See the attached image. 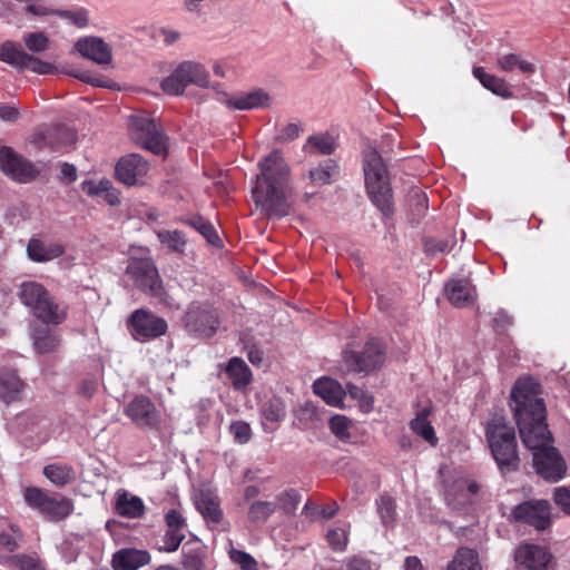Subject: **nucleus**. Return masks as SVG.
<instances>
[{
    "label": "nucleus",
    "mask_w": 570,
    "mask_h": 570,
    "mask_svg": "<svg viewBox=\"0 0 570 570\" xmlns=\"http://www.w3.org/2000/svg\"><path fill=\"white\" fill-rule=\"evenodd\" d=\"M540 394L541 385L534 379H519L511 392L513 414L524 446L532 451L537 473L557 482L564 476L567 468L564 460L551 445L553 439L548 430L546 404Z\"/></svg>",
    "instance_id": "obj_1"
},
{
    "label": "nucleus",
    "mask_w": 570,
    "mask_h": 570,
    "mask_svg": "<svg viewBox=\"0 0 570 570\" xmlns=\"http://www.w3.org/2000/svg\"><path fill=\"white\" fill-rule=\"evenodd\" d=\"M259 174L252 189L256 207L268 218H283L292 210L291 170L282 154L273 150L258 163Z\"/></svg>",
    "instance_id": "obj_2"
},
{
    "label": "nucleus",
    "mask_w": 570,
    "mask_h": 570,
    "mask_svg": "<svg viewBox=\"0 0 570 570\" xmlns=\"http://www.w3.org/2000/svg\"><path fill=\"white\" fill-rule=\"evenodd\" d=\"M363 170L370 199L383 216L391 217L394 205L389 173L376 149L368 148L364 151Z\"/></svg>",
    "instance_id": "obj_3"
},
{
    "label": "nucleus",
    "mask_w": 570,
    "mask_h": 570,
    "mask_svg": "<svg viewBox=\"0 0 570 570\" xmlns=\"http://www.w3.org/2000/svg\"><path fill=\"white\" fill-rule=\"evenodd\" d=\"M485 436L499 469L502 472L517 471L520 458L514 428L503 417L494 416L485 428Z\"/></svg>",
    "instance_id": "obj_4"
},
{
    "label": "nucleus",
    "mask_w": 570,
    "mask_h": 570,
    "mask_svg": "<svg viewBox=\"0 0 570 570\" xmlns=\"http://www.w3.org/2000/svg\"><path fill=\"white\" fill-rule=\"evenodd\" d=\"M18 296L32 314L46 324H59L66 312L55 302L49 292L40 283L28 281L19 285Z\"/></svg>",
    "instance_id": "obj_5"
},
{
    "label": "nucleus",
    "mask_w": 570,
    "mask_h": 570,
    "mask_svg": "<svg viewBox=\"0 0 570 570\" xmlns=\"http://www.w3.org/2000/svg\"><path fill=\"white\" fill-rule=\"evenodd\" d=\"M127 275L134 282V285L150 297L164 301L166 291L159 277L158 271L149 258H134L126 268Z\"/></svg>",
    "instance_id": "obj_6"
},
{
    "label": "nucleus",
    "mask_w": 570,
    "mask_h": 570,
    "mask_svg": "<svg viewBox=\"0 0 570 570\" xmlns=\"http://www.w3.org/2000/svg\"><path fill=\"white\" fill-rule=\"evenodd\" d=\"M219 323L217 309L207 303L193 302L184 316L186 331L197 337H213Z\"/></svg>",
    "instance_id": "obj_7"
},
{
    "label": "nucleus",
    "mask_w": 570,
    "mask_h": 570,
    "mask_svg": "<svg viewBox=\"0 0 570 570\" xmlns=\"http://www.w3.org/2000/svg\"><path fill=\"white\" fill-rule=\"evenodd\" d=\"M131 138L142 148L155 155L166 153V136L159 124L145 116L132 115L129 118Z\"/></svg>",
    "instance_id": "obj_8"
},
{
    "label": "nucleus",
    "mask_w": 570,
    "mask_h": 570,
    "mask_svg": "<svg viewBox=\"0 0 570 570\" xmlns=\"http://www.w3.org/2000/svg\"><path fill=\"white\" fill-rule=\"evenodd\" d=\"M127 330L137 342H149L167 333L168 324L165 318L153 312L138 308L127 320Z\"/></svg>",
    "instance_id": "obj_9"
},
{
    "label": "nucleus",
    "mask_w": 570,
    "mask_h": 570,
    "mask_svg": "<svg viewBox=\"0 0 570 570\" xmlns=\"http://www.w3.org/2000/svg\"><path fill=\"white\" fill-rule=\"evenodd\" d=\"M0 60L16 69L30 70L38 75L57 72L55 65L26 52L19 43L12 41H7L0 47Z\"/></svg>",
    "instance_id": "obj_10"
},
{
    "label": "nucleus",
    "mask_w": 570,
    "mask_h": 570,
    "mask_svg": "<svg viewBox=\"0 0 570 570\" xmlns=\"http://www.w3.org/2000/svg\"><path fill=\"white\" fill-rule=\"evenodd\" d=\"M344 362L354 372H371L381 367L385 360V351L376 338L368 340L363 351L346 350L343 354Z\"/></svg>",
    "instance_id": "obj_11"
},
{
    "label": "nucleus",
    "mask_w": 570,
    "mask_h": 570,
    "mask_svg": "<svg viewBox=\"0 0 570 570\" xmlns=\"http://www.w3.org/2000/svg\"><path fill=\"white\" fill-rule=\"evenodd\" d=\"M23 499L28 507L37 509L53 520L66 518L69 513V504L66 500L51 498L46 491L36 487L26 488Z\"/></svg>",
    "instance_id": "obj_12"
},
{
    "label": "nucleus",
    "mask_w": 570,
    "mask_h": 570,
    "mask_svg": "<svg viewBox=\"0 0 570 570\" xmlns=\"http://www.w3.org/2000/svg\"><path fill=\"white\" fill-rule=\"evenodd\" d=\"M0 169L19 183H29L39 175V169L31 161L16 154L10 147L0 148Z\"/></svg>",
    "instance_id": "obj_13"
},
{
    "label": "nucleus",
    "mask_w": 570,
    "mask_h": 570,
    "mask_svg": "<svg viewBox=\"0 0 570 570\" xmlns=\"http://www.w3.org/2000/svg\"><path fill=\"white\" fill-rule=\"evenodd\" d=\"M0 169L19 183H29L39 175V169L31 161L16 154L10 147L0 148Z\"/></svg>",
    "instance_id": "obj_14"
},
{
    "label": "nucleus",
    "mask_w": 570,
    "mask_h": 570,
    "mask_svg": "<svg viewBox=\"0 0 570 570\" xmlns=\"http://www.w3.org/2000/svg\"><path fill=\"white\" fill-rule=\"evenodd\" d=\"M0 169L19 183H29L39 175V169L31 161L16 154L10 147L0 148Z\"/></svg>",
    "instance_id": "obj_15"
},
{
    "label": "nucleus",
    "mask_w": 570,
    "mask_h": 570,
    "mask_svg": "<svg viewBox=\"0 0 570 570\" xmlns=\"http://www.w3.org/2000/svg\"><path fill=\"white\" fill-rule=\"evenodd\" d=\"M0 169L19 183H29L39 175V169L31 161L16 154L10 147L0 148Z\"/></svg>",
    "instance_id": "obj_16"
},
{
    "label": "nucleus",
    "mask_w": 570,
    "mask_h": 570,
    "mask_svg": "<svg viewBox=\"0 0 570 570\" xmlns=\"http://www.w3.org/2000/svg\"><path fill=\"white\" fill-rule=\"evenodd\" d=\"M550 503L547 500L525 501L512 511L515 521L527 523L537 530H546L550 527Z\"/></svg>",
    "instance_id": "obj_17"
},
{
    "label": "nucleus",
    "mask_w": 570,
    "mask_h": 570,
    "mask_svg": "<svg viewBox=\"0 0 570 570\" xmlns=\"http://www.w3.org/2000/svg\"><path fill=\"white\" fill-rule=\"evenodd\" d=\"M125 414L138 428L156 430L160 424V416L155 404L146 395L135 396L125 407Z\"/></svg>",
    "instance_id": "obj_18"
},
{
    "label": "nucleus",
    "mask_w": 570,
    "mask_h": 570,
    "mask_svg": "<svg viewBox=\"0 0 570 570\" xmlns=\"http://www.w3.org/2000/svg\"><path fill=\"white\" fill-rule=\"evenodd\" d=\"M149 170V164L138 154L121 157L115 167L116 178L126 186H135Z\"/></svg>",
    "instance_id": "obj_19"
},
{
    "label": "nucleus",
    "mask_w": 570,
    "mask_h": 570,
    "mask_svg": "<svg viewBox=\"0 0 570 570\" xmlns=\"http://www.w3.org/2000/svg\"><path fill=\"white\" fill-rule=\"evenodd\" d=\"M166 532L163 537L160 551L175 552L186 538L187 521L176 509H170L165 514Z\"/></svg>",
    "instance_id": "obj_20"
},
{
    "label": "nucleus",
    "mask_w": 570,
    "mask_h": 570,
    "mask_svg": "<svg viewBox=\"0 0 570 570\" xmlns=\"http://www.w3.org/2000/svg\"><path fill=\"white\" fill-rule=\"evenodd\" d=\"M73 48L86 59L97 65H109L112 61V49L102 38L95 36L80 37Z\"/></svg>",
    "instance_id": "obj_21"
},
{
    "label": "nucleus",
    "mask_w": 570,
    "mask_h": 570,
    "mask_svg": "<svg viewBox=\"0 0 570 570\" xmlns=\"http://www.w3.org/2000/svg\"><path fill=\"white\" fill-rule=\"evenodd\" d=\"M518 570H550L551 554L535 544L521 546L515 552Z\"/></svg>",
    "instance_id": "obj_22"
},
{
    "label": "nucleus",
    "mask_w": 570,
    "mask_h": 570,
    "mask_svg": "<svg viewBox=\"0 0 570 570\" xmlns=\"http://www.w3.org/2000/svg\"><path fill=\"white\" fill-rule=\"evenodd\" d=\"M480 485L472 480L460 478L454 480L445 489V501L453 509H460L471 503L472 497L479 491Z\"/></svg>",
    "instance_id": "obj_23"
},
{
    "label": "nucleus",
    "mask_w": 570,
    "mask_h": 570,
    "mask_svg": "<svg viewBox=\"0 0 570 570\" xmlns=\"http://www.w3.org/2000/svg\"><path fill=\"white\" fill-rule=\"evenodd\" d=\"M445 294L453 306L468 307L474 303L475 287L466 278L452 279L445 285Z\"/></svg>",
    "instance_id": "obj_24"
},
{
    "label": "nucleus",
    "mask_w": 570,
    "mask_h": 570,
    "mask_svg": "<svg viewBox=\"0 0 570 570\" xmlns=\"http://www.w3.org/2000/svg\"><path fill=\"white\" fill-rule=\"evenodd\" d=\"M150 554L146 550L124 548L112 556L114 570H138L150 562Z\"/></svg>",
    "instance_id": "obj_25"
},
{
    "label": "nucleus",
    "mask_w": 570,
    "mask_h": 570,
    "mask_svg": "<svg viewBox=\"0 0 570 570\" xmlns=\"http://www.w3.org/2000/svg\"><path fill=\"white\" fill-rule=\"evenodd\" d=\"M196 509L207 523L219 524L224 518L219 498L209 490H202L196 497Z\"/></svg>",
    "instance_id": "obj_26"
},
{
    "label": "nucleus",
    "mask_w": 570,
    "mask_h": 570,
    "mask_svg": "<svg viewBox=\"0 0 570 570\" xmlns=\"http://www.w3.org/2000/svg\"><path fill=\"white\" fill-rule=\"evenodd\" d=\"M26 383L13 370L0 372V400L6 404L18 402L22 399Z\"/></svg>",
    "instance_id": "obj_27"
},
{
    "label": "nucleus",
    "mask_w": 570,
    "mask_h": 570,
    "mask_svg": "<svg viewBox=\"0 0 570 570\" xmlns=\"http://www.w3.org/2000/svg\"><path fill=\"white\" fill-rule=\"evenodd\" d=\"M30 338L35 351L39 354L53 353L60 346V337L56 330L43 325H33Z\"/></svg>",
    "instance_id": "obj_28"
},
{
    "label": "nucleus",
    "mask_w": 570,
    "mask_h": 570,
    "mask_svg": "<svg viewBox=\"0 0 570 570\" xmlns=\"http://www.w3.org/2000/svg\"><path fill=\"white\" fill-rule=\"evenodd\" d=\"M65 252L62 245L56 242H47L31 238L27 245L29 259L37 263H47L61 256Z\"/></svg>",
    "instance_id": "obj_29"
},
{
    "label": "nucleus",
    "mask_w": 570,
    "mask_h": 570,
    "mask_svg": "<svg viewBox=\"0 0 570 570\" xmlns=\"http://www.w3.org/2000/svg\"><path fill=\"white\" fill-rule=\"evenodd\" d=\"M225 374L230 381L233 389L236 391L245 390L253 380L252 370L246 362L238 356L229 358L225 367Z\"/></svg>",
    "instance_id": "obj_30"
},
{
    "label": "nucleus",
    "mask_w": 570,
    "mask_h": 570,
    "mask_svg": "<svg viewBox=\"0 0 570 570\" xmlns=\"http://www.w3.org/2000/svg\"><path fill=\"white\" fill-rule=\"evenodd\" d=\"M269 96L263 90L257 89L252 92L242 94L236 97L229 98L226 105L235 110H250L268 105Z\"/></svg>",
    "instance_id": "obj_31"
},
{
    "label": "nucleus",
    "mask_w": 570,
    "mask_h": 570,
    "mask_svg": "<svg viewBox=\"0 0 570 570\" xmlns=\"http://www.w3.org/2000/svg\"><path fill=\"white\" fill-rule=\"evenodd\" d=\"M472 72L481 85L492 94L504 99L513 97L509 83L504 79L488 73L483 67H474Z\"/></svg>",
    "instance_id": "obj_32"
},
{
    "label": "nucleus",
    "mask_w": 570,
    "mask_h": 570,
    "mask_svg": "<svg viewBox=\"0 0 570 570\" xmlns=\"http://www.w3.org/2000/svg\"><path fill=\"white\" fill-rule=\"evenodd\" d=\"M314 393L321 396L327 404L338 406L343 400V391L341 385L330 379L321 377L313 384Z\"/></svg>",
    "instance_id": "obj_33"
},
{
    "label": "nucleus",
    "mask_w": 570,
    "mask_h": 570,
    "mask_svg": "<svg viewBox=\"0 0 570 570\" xmlns=\"http://www.w3.org/2000/svg\"><path fill=\"white\" fill-rule=\"evenodd\" d=\"M116 512L125 518L137 519L145 513V504L139 497L129 495L126 491L118 493Z\"/></svg>",
    "instance_id": "obj_34"
},
{
    "label": "nucleus",
    "mask_w": 570,
    "mask_h": 570,
    "mask_svg": "<svg viewBox=\"0 0 570 570\" xmlns=\"http://www.w3.org/2000/svg\"><path fill=\"white\" fill-rule=\"evenodd\" d=\"M278 510L274 501L254 500L247 509V519L254 525L265 524L269 518Z\"/></svg>",
    "instance_id": "obj_35"
},
{
    "label": "nucleus",
    "mask_w": 570,
    "mask_h": 570,
    "mask_svg": "<svg viewBox=\"0 0 570 570\" xmlns=\"http://www.w3.org/2000/svg\"><path fill=\"white\" fill-rule=\"evenodd\" d=\"M179 67L186 87L189 85L203 88L209 86V73L203 65L194 61H184Z\"/></svg>",
    "instance_id": "obj_36"
},
{
    "label": "nucleus",
    "mask_w": 570,
    "mask_h": 570,
    "mask_svg": "<svg viewBox=\"0 0 570 570\" xmlns=\"http://www.w3.org/2000/svg\"><path fill=\"white\" fill-rule=\"evenodd\" d=\"M431 414L430 409L424 407L417 412L416 416L410 422L411 430L424 439L429 444L435 446L438 444V438L435 435L434 428L429 421Z\"/></svg>",
    "instance_id": "obj_37"
},
{
    "label": "nucleus",
    "mask_w": 570,
    "mask_h": 570,
    "mask_svg": "<svg viewBox=\"0 0 570 570\" xmlns=\"http://www.w3.org/2000/svg\"><path fill=\"white\" fill-rule=\"evenodd\" d=\"M40 147H49L52 151H61L68 147L69 132L67 129L55 126L38 136Z\"/></svg>",
    "instance_id": "obj_38"
},
{
    "label": "nucleus",
    "mask_w": 570,
    "mask_h": 570,
    "mask_svg": "<svg viewBox=\"0 0 570 570\" xmlns=\"http://www.w3.org/2000/svg\"><path fill=\"white\" fill-rule=\"evenodd\" d=\"M184 224L197 230L206 240L214 246H218L222 243L214 225L202 215H193L181 220Z\"/></svg>",
    "instance_id": "obj_39"
},
{
    "label": "nucleus",
    "mask_w": 570,
    "mask_h": 570,
    "mask_svg": "<svg viewBox=\"0 0 570 570\" xmlns=\"http://www.w3.org/2000/svg\"><path fill=\"white\" fill-rule=\"evenodd\" d=\"M448 570H482L478 552L470 548H460L449 563Z\"/></svg>",
    "instance_id": "obj_40"
},
{
    "label": "nucleus",
    "mask_w": 570,
    "mask_h": 570,
    "mask_svg": "<svg viewBox=\"0 0 570 570\" xmlns=\"http://www.w3.org/2000/svg\"><path fill=\"white\" fill-rule=\"evenodd\" d=\"M304 149L313 155H332L336 149V142L328 134H317L308 137Z\"/></svg>",
    "instance_id": "obj_41"
},
{
    "label": "nucleus",
    "mask_w": 570,
    "mask_h": 570,
    "mask_svg": "<svg viewBox=\"0 0 570 570\" xmlns=\"http://www.w3.org/2000/svg\"><path fill=\"white\" fill-rule=\"evenodd\" d=\"M498 67L505 72H511L514 69H519L523 73H534L535 67L533 63L521 59L515 53H508L497 59Z\"/></svg>",
    "instance_id": "obj_42"
},
{
    "label": "nucleus",
    "mask_w": 570,
    "mask_h": 570,
    "mask_svg": "<svg viewBox=\"0 0 570 570\" xmlns=\"http://www.w3.org/2000/svg\"><path fill=\"white\" fill-rule=\"evenodd\" d=\"M302 500L301 494L295 489H287L276 495L278 509L285 514L293 515Z\"/></svg>",
    "instance_id": "obj_43"
},
{
    "label": "nucleus",
    "mask_w": 570,
    "mask_h": 570,
    "mask_svg": "<svg viewBox=\"0 0 570 570\" xmlns=\"http://www.w3.org/2000/svg\"><path fill=\"white\" fill-rule=\"evenodd\" d=\"M377 512L384 525L392 524L396 517V502L387 494H382L376 500Z\"/></svg>",
    "instance_id": "obj_44"
},
{
    "label": "nucleus",
    "mask_w": 570,
    "mask_h": 570,
    "mask_svg": "<svg viewBox=\"0 0 570 570\" xmlns=\"http://www.w3.org/2000/svg\"><path fill=\"white\" fill-rule=\"evenodd\" d=\"M263 416L269 422H281L286 415L285 404L279 397H272L262 407Z\"/></svg>",
    "instance_id": "obj_45"
},
{
    "label": "nucleus",
    "mask_w": 570,
    "mask_h": 570,
    "mask_svg": "<svg viewBox=\"0 0 570 570\" xmlns=\"http://www.w3.org/2000/svg\"><path fill=\"white\" fill-rule=\"evenodd\" d=\"M337 165L334 160H326L323 165L317 168L309 170L308 177L316 185H325L328 184L332 179V176L336 174Z\"/></svg>",
    "instance_id": "obj_46"
},
{
    "label": "nucleus",
    "mask_w": 570,
    "mask_h": 570,
    "mask_svg": "<svg viewBox=\"0 0 570 570\" xmlns=\"http://www.w3.org/2000/svg\"><path fill=\"white\" fill-rule=\"evenodd\" d=\"M161 244L168 246L173 252L183 253L186 246V239L179 230H160L157 233Z\"/></svg>",
    "instance_id": "obj_47"
},
{
    "label": "nucleus",
    "mask_w": 570,
    "mask_h": 570,
    "mask_svg": "<svg viewBox=\"0 0 570 570\" xmlns=\"http://www.w3.org/2000/svg\"><path fill=\"white\" fill-rule=\"evenodd\" d=\"M46 478L58 487H63L71 480L70 469L60 464H50L43 469Z\"/></svg>",
    "instance_id": "obj_48"
},
{
    "label": "nucleus",
    "mask_w": 570,
    "mask_h": 570,
    "mask_svg": "<svg viewBox=\"0 0 570 570\" xmlns=\"http://www.w3.org/2000/svg\"><path fill=\"white\" fill-rule=\"evenodd\" d=\"M160 87L166 94L169 95L179 96L184 94L186 85L184 82L183 72L180 71L179 66L170 76L166 77L161 81Z\"/></svg>",
    "instance_id": "obj_49"
},
{
    "label": "nucleus",
    "mask_w": 570,
    "mask_h": 570,
    "mask_svg": "<svg viewBox=\"0 0 570 570\" xmlns=\"http://www.w3.org/2000/svg\"><path fill=\"white\" fill-rule=\"evenodd\" d=\"M346 391L352 399L358 401L363 412L368 413L373 410L374 397L367 391L352 383L346 384Z\"/></svg>",
    "instance_id": "obj_50"
},
{
    "label": "nucleus",
    "mask_w": 570,
    "mask_h": 570,
    "mask_svg": "<svg viewBox=\"0 0 570 570\" xmlns=\"http://www.w3.org/2000/svg\"><path fill=\"white\" fill-rule=\"evenodd\" d=\"M351 421L344 415H335L330 420L332 433L341 441L346 442L351 439Z\"/></svg>",
    "instance_id": "obj_51"
},
{
    "label": "nucleus",
    "mask_w": 570,
    "mask_h": 570,
    "mask_svg": "<svg viewBox=\"0 0 570 570\" xmlns=\"http://www.w3.org/2000/svg\"><path fill=\"white\" fill-rule=\"evenodd\" d=\"M23 42L31 52H43L49 48V39L43 32H29L23 36Z\"/></svg>",
    "instance_id": "obj_52"
},
{
    "label": "nucleus",
    "mask_w": 570,
    "mask_h": 570,
    "mask_svg": "<svg viewBox=\"0 0 570 570\" xmlns=\"http://www.w3.org/2000/svg\"><path fill=\"white\" fill-rule=\"evenodd\" d=\"M410 206L411 210L417 216V218L424 217L429 209L426 195L420 189L414 190L410 196Z\"/></svg>",
    "instance_id": "obj_53"
},
{
    "label": "nucleus",
    "mask_w": 570,
    "mask_h": 570,
    "mask_svg": "<svg viewBox=\"0 0 570 570\" xmlns=\"http://www.w3.org/2000/svg\"><path fill=\"white\" fill-rule=\"evenodd\" d=\"M9 562L19 570H45L40 560L31 556H13L9 559Z\"/></svg>",
    "instance_id": "obj_54"
},
{
    "label": "nucleus",
    "mask_w": 570,
    "mask_h": 570,
    "mask_svg": "<svg viewBox=\"0 0 570 570\" xmlns=\"http://www.w3.org/2000/svg\"><path fill=\"white\" fill-rule=\"evenodd\" d=\"M296 419L299 423V429H307L317 420V410L313 404L305 403L296 411Z\"/></svg>",
    "instance_id": "obj_55"
},
{
    "label": "nucleus",
    "mask_w": 570,
    "mask_h": 570,
    "mask_svg": "<svg viewBox=\"0 0 570 570\" xmlns=\"http://www.w3.org/2000/svg\"><path fill=\"white\" fill-rule=\"evenodd\" d=\"M229 557L233 562L237 563L242 570H256L257 562L256 560L247 552L232 549L229 551Z\"/></svg>",
    "instance_id": "obj_56"
},
{
    "label": "nucleus",
    "mask_w": 570,
    "mask_h": 570,
    "mask_svg": "<svg viewBox=\"0 0 570 570\" xmlns=\"http://www.w3.org/2000/svg\"><path fill=\"white\" fill-rule=\"evenodd\" d=\"M326 539L334 551H343L347 543V534L341 528L331 529L326 534Z\"/></svg>",
    "instance_id": "obj_57"
},
{
    "label": "nucleus",
    "mask_w": 570,
    "mask_h": 570,
    "mask_svg": "<svg viewBox=\"0 0 570 570\" xmlns=\"http://www.w3.org/2000/svg\"><path fill=\"white\" fill-rule=\"evenodd\" d=\"M230 432L235 442L239 444L247 443L252 438V429L249 424L244 421L233 422L230 424Z\"/></svg>",
    "instance_id": "obj_58"
},
{
    "label": "nucleus",
    "mask_w": 570,
    "mask_h": 570,
    "mask_svg": "<svg viewBox=\"0 0 570 570\" xmlns=\"http://www.w3.org/2000/svg\"><path fill=\"white\" fill-rule=\"evenodd\" d=\"M28 13L38 17H47V16H59L61 18H71L70 12L68 11H59L52 10L41 3H30L26 7Z\"/></svg>",
    "instance_id": "obj_59"
},
{
    "label": "nucleus",
    "mask_w": 570,
    "mask_h": 570,
    "mask_svg": "<svg viewBox=\"0 0 570 570\" xmlns=\"http://www.w3.org/2000/svg\"><path fill=\"white\" fill-rule=\"evenodd\" d=\"M553 501L564 514L570 515V488H556L553 491Z\"/></svg>",
    "instance_id": "obj_60"
},
{
    "label": "nucleus",
    "mask_w": 570,
    "mask_h": 570,
    "mask_svg": "<svg viewBox=\"0 0 570 570\" xmlns=\"http://www.w3.org/2000/svg\"><path fill=\"white\" fill-rule=\"evenodd\" d=\"M73 78H77L86 83H90L95 87L110 88V80L104 76L91 75V73H78L73 71Z\"/></svg>",
    "instance_id": "obj_61"
},
{
    "label": "nucleus",
    "mask_w": 570,
    "mask_h": 570,
    "mask_svg": "<svg viewBox=\"0 0 570 570\" xmlns=\"http://www.w3.org/2000/svg\"><path fill=\"white\" fill-rule=\"evenodd\" d=\"M10 530V532L0 533V546L9 551H13L18 546L17 542L20 539V532L14 527H11Z\"/></svg>",
    "instance_id": "obj_62"
},
{
    "label": "nucleus",
    "mask_w": 570,
    "mask_h": 570,
    "mask_svg": "<svg viewBox=\"0 0 570 570\" xmlns=\"http://www.w3.org/2000/svg\"><path fill=\"white\" fill-rule=\"evenodd\" d=\"M98 387L97 380L95 377L85 379L78 387V394L85 399H91Z\"/></svg>",
    "instance_id": "obj_63"
},
{
    "label": "nucleus",
    "mask_w": 570,
    "mask_h": 570,
    "mask_svg": "<svg viewBox=\"0 0 570 570\" xmlns=\"http://www.w3.org/2000/svg\"><path fill=\"white\" fill-rule=\"evenodd\" d=\"M346 570H373L370 561L354 558L346 563Z\"/></svg>",
    "instance_id": "obj_64"
}]
</instances>
